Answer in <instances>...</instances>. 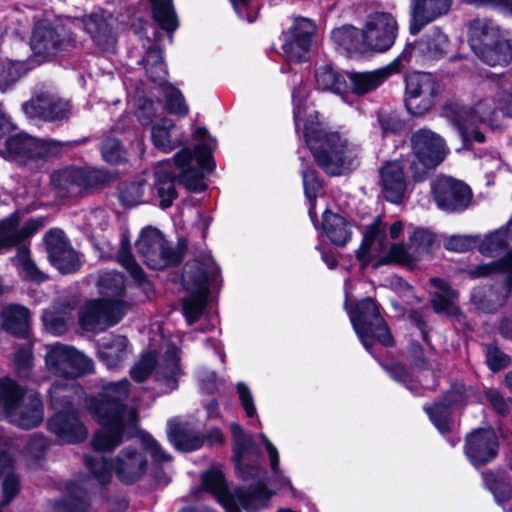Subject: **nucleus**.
Listing matches in <instances>:
<instances>
[{"mask_svg":"<svg viewBox=\"0 0 512 512\" xmlns=\"http://www.w3.org/2000/svg\"><path fill=\"white\" fill-rule=\"evenodd\" d=\"M183 282L190 296L183 300V312L189 324L197 321L206 306L208 274L203 264L193 262L185 265Z\"/></svg>","mask_w":512,"mask_h":512,"instance_id":"9b49d317","label":"nucleus"},{"mask_svg":"<svg viewBox=\"0 0 512 512\" xmlns=\"http://www.w3.org/2000/svg\"><path fill=\"white\" fill-rule=\"evenodd\" d=\"M143 183L132 182L125 183L121 186L119 198L121 202L127 206H134L141 202L143 195Z\"/></svg>","mask_w":512,"mask_h":512,"instance_id":"0e129e2a","label":"nucleus"},{"mask_svg":"<svg viewBox=\"0 0 512 512\" xmlns=\"http://www.w3.org/2000/svg\"><path fill=\"white\" fill-rule=\"evenodd\" d=\"M144 62L146 73L154 82H162L165 80L166 69L159 49H149L144 58Z\"/></svg>","mask_w":512,"mask_h":512,"instance_id":"de8ad7c7","label":"nucleus"},{"mask_svg":"<svg viewBox=\"0 0 512 512\" xmlns=\"http://www.w3.org/2000/svg\"><path fill=\"white\" fill-rule=\"evenodd\" d=\"M174 129L175 124L170 119H162L154 125L151 135L154 145L164 152L171 151L179 146L181 139L173 135Z\"/></svg>","mask_w":512,"mask_h":512,"instance_id":"4c0bfd02","label":"nucleus"},{"mask_svg":"<svg viewBox=\"0 0 512 512\" xmlns=\"http://www.w3.org/2000/svg\"><path fill=\"white\" fill-rule=\"evenodd\" d=\"M48 428L60 441L66 443H76L87 436V430L75 410L56 412L48 421Z\"/></svg>","mask_w":512,"mask_h":512,"instance_id":"5701e85b","label":"nucleus"},{"mask_svg":"<svg viewBox=\"0 0 512 512\" xmlns=\"http://www.w3.org/2000/svg\"><path fill=\"white\" fill-rule=\"evenodd\" d=\"M508 233L504 230H496L489 235L486 236L484 241L480 246V251L482 254L492 256L496 254L498 251L505 248Z\"/></svg>","mask_w":512,"mask_h":512,"instance_id":"13d9d810","label":"nucleus"},{"mask_svg":"<svg viewBox=\"0 0 512 512\" xmlns=\"http://www.w3.org/2000/svg\"><path fill=\"white\" fill-rule=\"evenodd\" d=\"M117 257L118 261L125 269H127L135 281L140 284L145 281V274L142 268L136 263L133 256L130 254L128 250V244L125 241L122 242V246L118 252Z\"/></svg>","mask_w":512,"mask_h":512,"instance_id":"5fc2aeb1","label":"nucleus"},{"mask_svg":"<svg viewBox=\"0 0 512 512\" xmlns=\"http://www.w3.org/2000/svg\"><path fill=\"white\" fill-rule=\"evenodd\" d=\"M62 32V28L54 27L49 23H38L30 40L33 52L47 58L56 55L66 42Z\"/></svg>","mask_w":512,"mask_h":512,"instance_id":"4be33fe9","label":"nucleus"},{"mask_svg":"<svg viewBox=\"0 0 512 512\" xmlns=\"http://www.w3.org/2000/svg\"><path fill=\"white\" fill-rule=\"evenodd\" d=\"M444 115L457 127L465 144L471 137L482 143L485 136L475 126L478 122L492 124L496 116V107L491 99L479 101L473 110L457 103H450L444 107Z\"/></svg>","mask_w":512,"mask_h":512,"instance_id":"6e6552de","label":"nucleus"},{"mask_svg":"<svg viewBox=\"0 0 512 512\" xmlns=\"http://www.w3.org/2000/svg\"><path fill=\"white\" fill-rule=\"evenodd\" d=\"M501 271L511 272V275L507 278V283L509 286H512V251L500 261L478 265L471 269L469 274L472 277H484Z\"/></svg>","mask_w":512,"mask_h":512,"instance_id":"09e8293b","label":"nucleus"},{"mask_svg":"<svg viewBox=\"0 0 512 512\" xmlns=\"http://www.w3.org/2000/svg\"><path fill=\"white\" fill-rule=\"evenodd\" d=\"M68 314L63 312L57 315L54 308H49L43 313V322L46 328L53 334L60 335L65 332L67 327Z\"/></svg>","mask_w":512,"mask_h":512,"instance_id":"680f3d73","label":"nucleus"},{"mask_svg":"<svg viewBox=\"0 0 512 512\" xmlns=\"http://www.w3.org/2000/svg\"><path fill=\"white\" fill-rule=\"evenodd\" d=\"M128 386L126 379L108 383L103 387L100 399H91L89 409L101 424L92 440L94 450L111 451L120 445L125 431L135 426L136 410L122 404L128 395Z\"/></svg>","mask_w":512,"mask_h":512,"instance_id":"f257e3e1","label":"nucleus"},{"mask_svg":"<svg viewBox=\"0 0 512 512\" xmlns=\"http://www.w3.org/2000/svg\"><path fill=\"white\" fill-rule=\"evenodd\" d=\"M57 152L56 145L51 141L41 140L29 135L18 134L7 137L0 143V153L23 166L36 167Z\"/></svg>","mask_w":512,"mask_h":512,"instance_id":"1a4fd4ad","label":"nucleus"},{"mask_svg":"<svg viewBox=\"0 0 512 512\" xmlns=\"http://www.w3.org/2000/svg\"><path fill=\"white\" fill-rule=\"evenodd\" d=\"M50 184L60 197H75L90 182L88 176L79 168H63L51 174Z\"/></svg>","mask_w":512,"mask_h":512,"instance_id":"393cba45","label":"nucleus"},{"mask_svg":"<svg viewBox=\"0 0 512 512\" xmlns=\"http://www.w3.org/2000/svg\"><path fill=\"white\" fill-rule=\"evenodd\" d=\"M203 169L211 168V150L206 143L195 147L193 154L189 148H184L174 156L175 165L180 170L178 177L170 169V164L163 163L155 171V185L162 208L170 207L177 197L175 182L178 181L192 192L202 191L206 188L201 170L193 165L194 160Z\"/></svg>","mask_w":512,"mask_h":512,"instance_id":"f03ea898","label":"nucleus"},{"mask_svg":"<svg viewBox=\"0 0 512 512\" xmlns=\"http://www.w3.org/2000/svg\"><path fill=\"white\" fill-rule=\"evenodd\" d=\"M0 409L11 423L24 429L38 426L44 418L40 395L31 393L24 398L23 390L11 379L0 382Z\"/></svg>","mask_w":512,"mask_h":512,"instance_id":"39448f33","label":"nucleus"},{"mask_svg":"<svg viewBox=\"0 0 512 512\" xmlns=\"http://www.w3.org/2000/svg\"><path fill=\"white\" fill-rule=\"evenodd\" d=\"M304 138L317 165L329 175L348 171L357 156L355 147L345 136L320 123L306 124Z\"/></svg>","mask_w":512,"mask_h":512,"instance_id":"7ed1b4c3","label":"nucleus"},{"mask_svg":"<svg viewBox=\"0 0 512 512\" xmlns=\"http://www.w3.org/2000/svg\"><path fill=\"white\" fill-rule=\"evenodd\" d=\"M83 23L85 30L100 50L115 51L117 44L116 33L112 24L103 14H90L83 19Z\"/></svg>","mask_w":512,"mask_h":512,"instance_id":"a878e982","label":"nucleus"},{"mask_svg":"<svg viewBox=\"0 0 512 512\" xmlns=\"http://www.w3.org/2000/svg\"><path fill=\"white\" fill-rule=\"evenodd\" d=\"M179 372V352L175 346H170L164 356L163 364L159 366L158 373L167 380H172Z\"/></svg>","mask_w":512,"mask_h":512,"instance_id":"bf43d9fd","label":"nucleus"},{"mask_svg":"<svg viewBox=\"0 0 512 512\" xmlns=\"http://www.w3.org/2000/svg\"><path fill=\"white\" fill-rule=\"evenodd\" d=\"M0 475L4 476L2 504L7 505L18 494L20 483L18 476L13 472L12 460L5 453H0Z\"/></svg>","mask_w":512,"mask_h":512,"instance_id":"a19ab883","label":"nucleus"},{"mask_svg":"<svg viewBox=\"0 0 512 512\" xmlns=\"http://www.w3.org/2000/svg\"><path fill=\"white\" fill-rule=\"evenodd\" d=\"M84 461L87 468L100 484H106L111 480L113 462L109 463L104 456H85Z\"/></svg>","mask_w":512,"mask_h":512,"instance_id":"49530a36","label":"nucleus"},{"mask_svg":"<svg viewBox=\"0 0 512 512\" xmlns=\"http://www.w3.org/2000/svg\"><path fill=\"white\" fill-rule=\"evenodd\" d=\"M154 20L162 29L173 31L178 26L172 0H151Z\"/></svg>","mask_w":512,"mask_h":512,"instance_id":"37998d69","label":"nucleus"},{"mask_svg":"<svg viewBox=\"0 0 512 512\" xmlns=\"http://www.w3.org/2000/svg\"><path fill=\"white\" fill-rule=\"evenodd\" d=\"M483 62L490 66H503L512 58L511 46L505 38L488 45L483 53H475Z\"/></svg>","mask_w":512,"mask_h":512,"instance_id":"ea45409f","label":"nucleus"},{"mask_svg":"<svg viewBox=\"0 0 512 512\" xmlns=\"http://www.w3.org/2000/svg\"><path fill=\"white\" fill-rule=\"evenodd\" d=\"M430 419L439 429L440 432L445 433L449 429L450 409L446 403H435L427 409Z\"/></svg>","mask_w":512,"mask_h":512,"instance_id":"052dcab7","label":"nucleus"},{"mask_svg":"<svg viewBox=\"0 0 512 512\" xmlns=\"http://www.w3.org/2000/svg\"><path fill=\"white\" fill-rule=\"evenodd\" d=\"M86 508V492L79 485L71 483L67 497L54 503L53 512H84Z\"/></svg>","mask_w":512,"mask_h":512,"instance_id":"58836bf2","label":"nucleus"},{"mask_svg":"<svg viewBox=\"0 0 512 512\" xmlns=\"http://www.w3.org/2000/svg\"><path fill=\"white\" fill-rule=\"evenodd\" d=\"M410 143L414 156L410 168L415 181L423 180L429 170L443 162L449 151L445 140L429 129L415 131Z\"/></svg>","mask_w":512,"mask_h":512,"instance_id":"0eeeda50","label":"nucleus"},{"mask_svg":"<svg viewBox=\"0 0 512 512\" xmlns=\"http://www.w3.org/2000/svg\"><path fill=\"white\" fill-rule=\"evenodd\" d=\"M349 317L355 332L367 350H370L374 341L384 346H393L394 340L387 323L379 312L378 305L372 298L358 302L349 312Z\"/></svg>","mask_w":512,"mask_h":512,"instance_id":"423d86ee","label":"nucleus"},{"mask_svg":"<svg viewBox=\"0 0 512 512\" xmlns=\"http://www.w3.org/2000/svg\"><path fill=\"white\" fill-rule=\"evenodd\" d=\"M15 260L23 269L25 277L28 280L41 283L48 279V275L40 270L35 262L31 259L30 252L25 246L18 248Z\"/></svg>","mask_w":512,"mask_h":512,"instance_id":"a18cd8bd","label":"nucleus"},{"mask_svg":"<svg viewBox=\"0 0 512 512\" xmlns=\"http://www.w3.org/2000/svg\"><path fill=\"white\" fill-rule=\"evenodd\" d=\"M42 226L40 219H23L22 214L13 213L0 221V251L11 248L33 235Z\"/></svg>","mask_w":512,"mask_h":512,"instance_id":"6ab92c4d","label":"nucleus"},{"mask_svg":"<svg viewBox=\"0 0 512 512\" xmlns=\"http://www.w3.org/2000/svg\"><path fill=\"white\" fill-rule=\"evenodd\" d=\"M167 436L176 449L184 452L199 449L204 444V436L178 418L168 422Z\"/></svg>","mask_w":512,"mask_h":512,"instance_id":"c756f323","label":"nucleus"},{"mask_svg":"<svg viewBox=\"0 0 512 512\" xmlns=\"http://www.w3.org/2000/svg\"><path fill=\"white\" fill-rule=\"evenodd\" d=\"M389 261L395 262L404 266H413L415 261L419 258L416 253H410L403 245L395 244L390 248L387 255Z\"/></svg>","mask_w":512,"mask_h":512,"instance_id":"774afa93","label":"nucleus"},{"mask_svg":"<svg viewBox=\"0 0 512 512\" xmlns=\"http://www.w3.org/2000/svg\"><path fill=\"white\" fill-rule=\"evenodd\" d=\"M435 236L428 230L415 228L410 236V248L419 257L422 253H426L433 246Z\"/></svg>","mask_w":512,"mask_h":512,"instance_id":"6e6d98bb","label":"nucleus"},{"mask_svg":"<svg viewBox=\"0 0 512 512\" xmlns=\"http://www.w3.org/2000/svg\"><path fill=\"white\" fill-rule=\"evenodd\" d=\"M203 487L211 492L227 512H241L238 504L247 512H257L267 506L272 493L263 483H258L249 490L230 491L219 470L211 469L202 475Z\"/></svg>","mask_w":512,"mask_h":512,"instance_id":"20e7f679","label":"nucleus"},{"mask_svg":"<svg viewBox=\"0 0 512 512\" xmlns=\"http://www.w3.org/2000/svg\"><path fill=\"white\" fill-rule=\"evenodd\" d=\"M316 82L320 89L334 93H342L346 89L345 79L329 65L322 66L317 70Z\"/></svg>","mask_w":512,"mask_h":512,"instance_id":"c03bdc74","label":"nucleus"},{"mask_svg":"<svg viewBox=\"0 0 512 512\" xmlns=\"http://www.w3.org/2000/svg\"><path fill=\"white\" fill-rule=\"evenodd\" d=\"M386 248L384 229L381 228V221L377 219L367 227L361 247L357 256L361 260H369L379 255Z\"/></svg>","mask_w":512,"mask_h":512,"instance_id":"72a5a7b5","label":"nucleus"},{"mask_svg":"<svg viewBox=\"0 0 512 512\" xmlns=\"http://www.w3.org/2000/svg\"><path fill=\"white\" fill-rule=\"evenodd\" d=\"M129 308L126 302H115V307L102 300L87 303L80 313V323L85 330L102 331L117 323Z\"/></svg>","mask_w":512,"mask_h":512,"instance_id":"dca6fc26","label":"nucleus"},{"mask_svg":"<svg viewBox=\"0 0 512 512\" xmlns=\"http://www.w3.org/2000/svg\"><path fill=\"white\" fill-rule=\"evenodd\" d=\"M138 253L147 266L160 270L180 261V254L167 243L161 232L155 228L144 229L136 242Z\"/></svg>","mask_w":512,"mask_h":512,"instance_id":"4468645a","label":"nucleus"},{"mask_svg":"<svg viewBox=\"0 0 512 512\" xmlns=\"http://www.w3.org/2000/svg\"><path fill=\"white\" fill-rule=\"evenodd\" d=\"M2 325L9 333L23 337L28 333L30 315L27 308L17 304L6 305L1 312Z\"/></svg>","mask_w":512,"mask_h":512,"instance_id":"2f4dec72","label":"nucleus"},{"mask_svg":"<svg viewBox=\"0 0 512 512\" xmlns=\"http://www.w3.org/2000/svg\"><path fill=\"white\" fill-rule=\"evenodd\" d=\"M23 65L19 62L3 61L0 63V91L11 88L23 75Z\"/></svg>","mask_w":512,"mask_h":512,"instance_id":"8fccbe9b","label":"nucleus"},{"mask_svg":"<svg viewBox=\"0 0 512 512\" xmlns=\"http://www.w3.org/2000/svg\"><path fill=\"white\" fill-rule=\"evenodd\" d=\"M103 300L115 307V302H124L121 297L125 290L124 276L119 272H105L98 280Z\"/></svg>","mask_w":512,"mask_h":512,"instance_id":"f704fd0d","label":"nucleus"},{"mask_svg":"<svg viewBox=\"0 0 512 512\" xmlns=\"http://www.w3.org/2000/svg\"><path fill=\"white\" fill-rule=\"evenodd\" d=\"M47 369L61 377H77L92 369L91 360L73 347L55 343L46 347Z\"/></svg>","mask_w":512,"mask_h":512,"instance_id":"ddd939ff","label":"nucleus"},{"mask_svg":"<svg viewBox=\"0 0 512 512\" xmlns=\"http://www.w3.org/2000/svg\"><path fill=\"white\" fill-rule=\"evenodd\" d=\"M451 0H411L409 32L417 35L426 25L446 15Z\"/></svg>","mask_w":512,"mask_h":512,"instance_id":"412c9836","label":"nucleus"},{"mask_svg":"<svg viewBox=\"0 0 512 512\" xmlns=\"http://www.w3.org/2000/svg\"><path fill=\"white\" fill-rule=\"evenodd\" d=\"M128 340L125 336H116L99 351L101 359L109 368H116L127 357Z\"/></svg>","mask_w":512,"mask_h":512,"instance_id":"79ce46f5","label":"nucleus"},{"mask_svg":"<svg viewBox=\"0 0 512 512\" xmlns=\"http://www.w3.org/2000/svg\"><path fill=\"white\" fill-rule=\"evenodd\" d=\"M431 193L437 206L447 211L465 209L471 199V191L466 184L447 176H438L432 181Z\"/></svg>","mask_w":512,"mask_h":512,"instance_id":"2eb2a0df","label":"nucleus"},{"mask_svg":"<svg viewBox=\"0 0 512 512\" xmlns=\"http://www.w3.org/2000/svg\"><path fill=\"white\" fill-rule=\"evenodd\" d=\"M456 298L457 296H450L449 294H434L431 304L437 313L454 316L459 313V308L454 302Z\"/></svg>","mask_w":512,"mask_h":512,"instance_id":"69168bd1","label":"nucleus"},{"mask_svg":"<svg viewBox=\"0 0 512 512\" xmlns=\"http://www.w3.org/2000/svg\"><path fill=\"white\" fill-rule=\"evenodd\" d=\"M331 38L333 42L348 52L363 51L366 49L362 30L351 25H345L332 31Z\"/></svg>","mask_w":512,"mask_h":512,"instance_id":"e433bc0d","label":"nucleus"},{"mask_svg":"<svg viewBox=\"0 0 512 512\" xmlns=\"http://www.w3.org/2000/svg\"><path fill=\"white\" fill-rule=\"evenodd\" d=\"M45 243L50 262L61 273H73L80 268L79 257L68 243L63 231L50 230L45 236Z\"/></svg>","mask_w":512,"mask_h":512,"instance_id":"f3484780","label":"nucleus"},{"mask_svg":"<svg viewBox=\"0 0 512 512\" xmlns=\"http://www.w3.org/2000/svg\"><path fill=\"white\" fill-rule=\"evenodd\" d=\"M230 430L234 440V454L237 460L240 461L243 455L253 447V439L237 423H232Z\"/></svg>","mask_w":512,"mask_h":512,"instance_id":"4d7b16f0","label":"nucleus"},{"mask_svg":"<svg viewBox=\"0 0 512 512\" xmlns=\"http://www.w3.org/2000/svg\"><path fill=\"white\" fill-rule=\"evenodd\" d=\"M23 109L31 118L54 121L61 120L69 114L70 104L54 94L40 91L23 104Z\"/></svg>","mask_w":512,"mask_h":512,"instance_id":"a211bd4d","label":"nucleus"},{"mask_svg":"<svg viewBox=\"0 0 512 512\" xmlns=\"http://www.w3.org/2000/svg\"><path fill=\"white\" fill-rule=\"evenodd\" d=\"M405 105L413 116H423L434 106L440 86L432 74L413 72L406 77Z\"/></svg>","mask_w":512,"mask_h":512,"instance_id":"9d476101","label":"nucleus"},{"mask_svg":"<svg viewBox=\"0 0 512 512\" xmlns=\"http://www.w3.org/2000/svg\"><path fill=\"white\" fill-rule=\"evenodd\" d=\"M156 354L148 352L139 359V361L131 368L130 374L137 382L146 380L155 369Z\"/></svg>","mask_w":512,"mask_h":512,"instance_id":"864d4df0","label":"nucleus"},{"mask_svg":"<svg viewBox=\"0 0 512 512\" xmlns=\"http://www.w3.org/2000/svg\"><path fill=\"white\" fill-rule=\"evenodd\" d=\"M448 39L438 27L431 29L414 45V50L427 59H436L446 54Z\"/></svg>","mask_w":512,"mask_h":512,"instance_id":"473e14b6","label":"nucleus"},{"mask_svg":"<svg viewBox=\"0 0 512 512\" xmlns=\"http://www.w3.org/2000/svg\"><path fill=\"white\" fill-rule=\"evenodd\" d=\"M382 193L386 200L400 203L407 191V182L400 162H390L380 171Z\"/></svg>","mask_w":512,"mask_h":512,"instance_id":"bb28decb","label":"nucleus"},{"mask_svg":"<svg viewBox=\"0 0 512 512\" xmlns=\"http://www.w3.org/2000/svg\"><path fill=\"white\" fill-rule=\"evenodd\" d=\"M148 460L144 453L136 448L122 449L113 460V469L117 478L124 484H132L147 471Z\"/></svg>","mask_w":512,"mask_h":512,"instance_id":"aec40b11","label":"nucleus"},{"mask_svg":"<svg viewBox=\"0 0 512 512\" xmlns=\"http://www.w3.org/2000/svg\"><path fill=\"white\" fill-rule=\"evenodd\" d=\"M49 392L51 407L56 410V412L74 410V405L84 394L82 388L74 382H56L52 385Z\"/></svg>","mask_w":512,"mask_h":512,"instance_id":"7c9ffc66","label":"nucleus"},{"mask_svg":"<svg viewBox=\"0 0 512 512\" xmlns=\"http://www.w3.org/2000/svg\"><path fill=\"white\" fill-rule=\"evenodd\" d=\"M497 437L493 429H480L467 437L466 454L474 464H485L497 454Z\"/></svg>","mask_w":512,"mask_h":512,"instance_id":"b1692460","label":"nucleus"},{"mask_svg":"<svg viewBox=\"0 0 512 512\" xmlns=\"http://www.w3.org/2000/svg\"><path fill=\"white\" fill-rule=\"evenodd\" d=\"M101 153L104 160L110 164L120 163L124 159V151L120 142L111 137L103 140Z\"/></svg>","mask_w":512,"mask_h":512,"instance_id":"e2e57ef3","label":"nucleus"},{"mask_svg":"<svg viewBox=\"0 0 512 512\" xmlns=\"http://www.w3.org/2000/svg\"><path fill=\"white\" fill-rule=\"evenodd\" d=\"M166 98V109L169 113L177 116H185L188 113V106L179 90L172 86L164 88Z\"/></svg>","mask_w":512,"mask_h":512,"instance_id":"603ef678","label":"nucleus"},{"mask_svg":"<svg viewBox=\"0 0 512 512\" xmlns=\"http://www.w3.org/2000/svg\"><path fill=\"white\" fill-rule=\"evenodd\" d=\"M398 22L390 12L378 11L369 14L362 29L366 49L385 52L390 49L398 35Z\"/></svg>","mask_w":512,"mask_h":512,"instance_id":"f8f14e48","label":"nucleus"},{"mask_svg":"<svg viewBox=\"0 0 512 512\" xmlns=\"http://www.w3.org/2000/svg\"><path fill=\"white\" fill-rule=\"evenodd\" d=\"M323 230L336 245H345L351 236L349 225L344 217L326 212L323 219Z\"/></svg>","mask_w":512,"mask_h":512,"instance_id":"c9c22d12","label":"nucleus"},{"mask_svg":"<svg viewBox=\"0 0 512 512\" xmlns=\"http://www.w3.org/2000/svg\"><path fill=\"white\" fill-rule=\"evenodd\" d=\"M32 352L29 348H20L15 353L14 366L16 373L22 378H29L32 370Z\"/></svg>","mask_w":512,"mask_h":512,"instance_id":"338daca9","label":"nucleus"},{"mask_svg":"<svg viewBox=\"0 0 512 512\" xmlns=\"http://www.w3.org/2000/svg\"><path fill=\"white\" fill-rule=\"evenodd\" d=\"M310 42L305 38L293 37L283 46L284 53L289 61L303 62L307 59Z\"/></svg>","mask_w":512,"mask_h":512,"instance_id":"3c124183","label":"nucleus"},{"mask_svg":"<svg viewBox=\"0 0 512 512\" xmlns=\"http://www.w3.org/2000/svg\"><path fill=\"white\" fill-rule=\"evenodd\" d=\"M399 59L386 67L369 72H350L351 91L357 95L367 94L378 88L390 75L398 72Z\"/></svg>","mask_w":512,"mask_h":512,"instance_id":"c85d7f7f","label":"nucleus"},{"mask_svg":"<svg viewBox=\"0 0 512 512\" xmlns=\"http://www.w3.org/2000/svg\"><path fill=\"white\" fill-rule=\"evenodd\" d=\"M504 36L500 27L488 18H474L468 25V40L474 53H483L488 45Z\"/></svg>","mask_w":512,"mask_h":512,"instance_id":"cd10ccee","label":"nucleus"}]
</instances>
